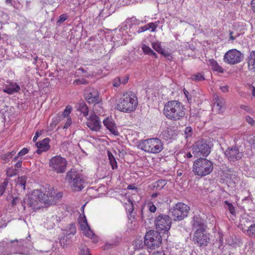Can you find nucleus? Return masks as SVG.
Returning <instances> with one entry per match:
<instances>
[{
	"instance_id": "obj_1",
	"label": "nucleus",
	"mask_w": 255,
	"mask_h": 255,
	"mask_svg": "<svg viewBox=\"0 0 255 255\" xmlns=\"http://www.w3.org/2000/svg\"><path fill=\"white\" fill-rule=\"evenodd\" d=\"M49 195H51V193H46L45 191L42 192L39 190H35L28 196L27 205L33 211L40 209L42 203L45 205H51L54 201L52 197Z\"/></svg>"
},
{
	"instance_id": "obj_2",
	"label": "nucleus",
	"mask_w": 255,
	"mask_h": 255,
	"mask_svg": "<svg viewBox=\"0 0 255 255\" xmlns=\"http://www.w3.org/2000/svg\"><path fill=\"white\" fill-rule=\"evenodd\" d=\"M163 114L169 120L173 121H180L185 116V108L178 101H169L164 105Z\"/></svg>"
},
{
	"instance_id": "obj_3",
	"label": "nucleus",
	"mask_w": 255,
	"mask_h": 255,
	"mask_svg": "<svg viewBox=\"0 0 255 255\" xmlns=\"http://www.w3.org/2000/svg\"><path fill=\"white\" fill-rule=\"evenodd\" d=\"M137 103V97L133 93H126L119 99L116 108L123 112L130 113L135 110Z\"/></svg>"
},
{
	"instance_id": "obj_4",
	"label": "nucleus",
	"mask_w": 255,
	"mask_h": 255,
	"mask_svg": "<svg viewBox=\"0 0 255 255\" xmlns=\"http://www.w3.org/2000/svg\"><path fill=\"white\" fill-rule=\"evenodd\" d=\"M213 169V162L205 158H199L193 163V171L195 175L200 177L209 175Z\"/></svg>"
},
{
	"instance_id": "obj_5",
	"label": "nucleus",
	"mask_w": 255,
	"mask_h": 255,
	"mask_svg": "<svg viewBox=\"0 0 255 255\" xmlns=\"http://www.w3.org/2000/svg\"><path fill=\"white\" fill-rule=\"evenodd\" d=\"M213 144L210 140H198L192 146V153L196 157H207L211 152Z\"/></svg>"
},
{
	"instance_id": "obj_6",
	"label": "nucleus",
	"mask_w": 255,
	"mask_h": 255,
	"mask_svg": "<svg viewBox=\"0 0 255 255\" xmlns=\"http://www.w3.org/2000/svg\"><path fill=\"white\" fill-rule=\"evenodd\" d=\"M138 147L145 152L157 153L163 149V143L158 138H151L142 140L139 143Z\"/></svg>"
},
{
	"instance_id": "obj_7",
	"label": "nucleus",
	"mask_w": 255,
	"mask_h": 255,
	"mask_svg": "<svg viewBox=\"0 0 255 255\" xmlns=\"http://www.w3.org/2000/svg\"><path fill=\"white\" fill-rule=\"evenodd\" d=\"M162 239L160 233L157 231L149 230L144 237V245L150 250H155L161 244Z\"/></svg>"
},
{
	"instance_id": "obj_8",
	"label": "nucleus",
	"mask_w": 255,
	"mask_h": 255,
	"mask_svg": "<svg viewBox=\"0 0 255 255\" xmlns=\"http://www.w3.org/2000/svg\"><path fill=\"white\" fill-rule=\"evenodd\" d=\"M65 179L72 183V186L75 191H81L84 187L82 175L78 173L75 169H71L67 172Z\"/></svg>"
},
{
	"instance_id": "obj_9",
	"label": "nucleus",
	"mask_w": 255,
	"mask_h": 255,
	"mask_svg": "<svg viewBox=\"0 0 255 255\" xmlns=\"http://www.w3.org/2000/svg\"><path fill=\"white\" fill-rule=\"evenodd\" d=\"M172 221L169 216L159 214L155 217L154 224L156 229L159 232H163L165 234L168 233V231L171 228Z\"/></svg>"
},
{
	"instance_id": "obj_10",
	"label": "nucleus",
	"mask_w": 255,
	"mask_h": 255,
	"mask_svg": "<svg viewBox=\"0 0 255 255\" xmlns=\"http://www.w3.org/2000/svg\"><path fill=\"white\" fill-rule=\"evenodd\" d=\"M189 209L188 205L183 203H178L170 211L174 221H181L187 216Z\"/></svg>"
},
{
	"instance_id": "obj_11",
	"label": "nucleus",
	"mask_w": 255,
	"mask_h": 255,
	"mask_svg": "<svg viewBox=\"0 0 255 255\" xmlns=\"http://www.w3.org/2000/svg\"><path fill=\"white\" fill-rule=\"evenodd\" d=\"M49 165L52 171L57 173H63L66 171L67 161L64 157L55 156L49 160Z\"/></svg>"
},
{
	"instance_id": "obj_12",
	"label": "nucleus",
	"mask_w": 255,
	"mask_h": 255,
	"mask_svg": "<svg viewBox=\"0 0 255 255\" xmlns=\"http://www.w3.org/2000/svg\"><path fill=\"white\" fill-rule=\"evenodd\" d=\"M193 241L200 247H206L210 239L206 228L197 229L194 233Z\"/></svg>"
},
{
	"instance_id": "obj_13",
	"label": "nucleus",
	"mask_w": 255,
	"mask_h": 255,
	"mask_svg": "<svg viewBox=\"0 0 255 255\" xmlns=\"http://www.w3.org/2000/svg\"><path fill=\"white\" fill-rule=\"evenodd\" d=\"M244 59V54L236 49L229 50L224 56V61L230 65L238 64L242 61Z\"/></svg>"
},
{
	"instance_id": "obj_14",
	"label": "nucleus",
	"mask_w": 255,
	"mask_h": 255,
	"mask_svg": "<svg viewBox=\"0 0 255 255\" xmlns=\"http://www.w3.org/2000/svg\"><path fill=\"white\" fill-rule=\"evenodd\" d=\"M85 99L90 104H99L101 102L98 91L93 88H89L84 93Z\"/></svg>"
},
{
	"instance_id": "obj_15",
	"label": "nucleus",
	"mask_w": 255,
	"mask_h": 255,
	"mask_svg": "<svg viewBox=\"0 0 255 255\" xmlns=\"http://www.w3.org/2000/svg\"><path fill=\"white\" fill-rule=\"evenodd\" d=\"M225 154L230 161L235 162L242 158L243 153L240 151L239 148L237 146L229 147Z\"/></svg>"
},
{
	"instance_id": "obj_16",
	"label": "nucleus",
	"mask_w": 255,
	"mask_h": 255,
	"mask_svg": "<svg viewBox=\"0 0 255 255\" xmlns=\"http://www.w3.org/2000/svg\"><path fill=\"white\" fill-rule=\"evenodd\" d=\"M16 242L19 247L18 249H15L11 252V254H22L28 255L30 254V250L27 248V246L28 245V243L26 240H15L14 241H10L11 244Z\"/></svg>"
},
{
	"instance_id": "obj_17",
	"label": "nucleus",
	"mask_w": 255,
	"mask_h": 255,
	"mask_svg": "<svg viewBox=\"0 0 255 255\" xmlns=\"http://www.w3.org/2000/svg\"><path fill=\"white\" fill-rule=\"evenodd\" d=\"M86 126L92 130L98 131L102 127L100 118L95 114L91 115L87 119Z\"/></svg>"
},
{
	"instance_id": "obj_18",
	"label": "nucleus",
	"mask_w": 255,
	"mask_h": 255,
	"mask_svg": "<svg viewBox=\"0 0 255 255\" xmlns=\"http://www.w3.org/2000/svg\"><path fill=\"white\" fill-rule=\"evenodd\" d=\"M104 125L115 136L120 135L116 124L113 120L109 117L106 118L103 122Z\"/></svg>"
},
{
	"instance_id": "obj_19",
	"label": "nucleus",
	"mask_w": 255,
	"mask_h": 255,
	"mask_svg": "<svg viewBox=\"0 0 255 255\" xmlns=\"http://www.w3.org/2000/svg\"><path fill=\"white\" fill-rule=\"evenodd\" d=\"M79 223L80 225L81 230L83 231V233L85 236H87L88 237H92V236L94 235L92 231L90 229L85 216H84L83 218H81L79 221Z\"/></svg>"
},
{
	"instance_id": "obj_20",
	"label": "nucleus",
	"mask_w": 255,
	"mask_h": 255,
	"mask_svg": "<svg viewBox=\"0 0 255 255\" xmlns=\"http://www.w3.org/2000/svg\"><path fill=\"white\" fill-rule=\"evenodd\" d=\"M192 223L193 228L194 229L206 228L203 219L199 215H196L193 217Z\"/></svg>"
},
{
	"instance_id": "obj_21",
	"label": "nucleus",
	"mask_w": 255,
	"mask_h": 255,
	"mask_svg": "<svg viewBox=\"0 0 255 255\" xmlns=\"http://www.w3.org/2000/svg\"><path fill=\"white\" fill-rule=\"evenodd\" d=\"M45 192L48 193H51V195H49L52 197V198H53V200L54 201L53 203L51 204V205L56 204L58 200H59V199L61 198L62 197V193L61 192H58L55 195H54L55 192L53 187H50L49 186H48V187H46L45 188Z\"/></svg>"
},
{
	"instance_id": "obj_22",
	"label": "nucleus",
	"mask_w": 255,
	"mask_h": 255,
	"mask_svg": "<svg viewBox=\"0 0 255 255\" xmlns=\"http://www.w3.org/2000/svg\"><path fill=\"white\" fill-rule=\"evenodd\" d=\"M20 88L18 85L16 83H11L8 85H6L5 87L3 89V91L8 94H13L15 93L18 92Z\"/></svg>"
},
{
	"instance_id": "obj_23",
	"label": "nucleus",
	"mask_w": 255,
	"mask_h": 255,
	"mask_svg": "<svg viewBox=\"0 0 255 255\" xmlns=\"http://www.w3.org/2000/svg\"><path fill=\"white\" fill-rule=\"evenodd\" d=\"M248 68L250 71H255V50L252 51L247 59Z\"/></svg>"
},
{
	"instance_id": "obj_24",
	"label": "nucleus",
	"mask_w": 255,
	"mask_h": 255,
	"mask_svg": "<svg viewBox=\"0 0 255 255\" xmlns=\"http://www.w3.org/2000/svg\"><path fill=\"white\" fill-rule=\"evenodd\" d=\"M50 139L49 138H45L41 141L37 142L35 144L37 148H42L43 150L48 151L50 148V146L49 144Z\"/></svg>"
},
{
	"instance_id": "obj_25",
	"label": "nucleus",
	"mask_w": 255,
	"mask_h": 255,
	"mask_svg": "<svg viewBox=\"0 0 255 255\" xmlns=\"http://www.w3.org/2000/svg\"><path fill=\"white\" fill-rule=\"evenodd\" d=\"M57 222H58L57 216L52 215L47 218L44 225L47 229H51L55 226V223Z\"/></svg>"
},
{
	"instance_id": "obj_26",
	"label": "nucleus",
	"mask_w": 255,
	"mask_h": 255,
	"mask_svg": "<svg viewBox=\"0 0 255 255\" xmlns=\"http://www.w3.org/2000/svg\"><path fill=\"white\" fill-rule=\"evenodd\" d=\"M225 101L223 98H218L214 104V108L217 109L219 113L222 112L225 109Z\"/></svg>"
},
{
	"instance_id": "obj_27",
	"label": "nucleus",
	"mask_w": 255,
	"mask_h": 255,
	"mask_svg": "<svg viewBox=\"0 0 255 255\" xmlns=\"http://www.w3.org/2000/svg\"><path fill=\"white\" fill-rule=\"evenodd\" d=\"M77 108L78 111L83 114L84 116L86 117L88 116L89 113V109L84 101H82L80 102L77 104Z\"/></svg>"
},
{
	"instance_id": "obj_28",
	"label": "nucleus",
	"mask_w": 255,
	"mask_h": 255,
	"mask_svg": "<svg viewBox=\"0 0 255 255\" xmlns=\"http://www.w3.org/2000/svg\"><path fill=\"white\" fill-rule=\"evenodd\" d=\"M209 63L213 70L217 71L220 73L224 72L223 68L220 66L214 59H210Z\"/></svg>"
},
{
	"instance_id": "obj_29",
	"label": "nucleus",
	"mask_w": 255,
	"mask_h": 255,
	"mask_svg": "<svg viewBox=\"0 0 255 255\" xmlns=\"http://www.w3.org/2000/svg\"><path fill=\"white\" fill-rule=\"evenodd\" d=\"M167 182L165 180H159L154 182L152 186L153 189H157L158 190H160L162 189L166 184Z\"/></svg>"
},
{
	"instance_id": "obj_30",
	"label": "nucleus",
	"mask_w": 255,
	"mask_h": 255,
	"mask_svg": "<svg viewBox=\"0 0 255 255\" xmlns=\"http://www.w3.org/2000/svg\"><path fill=\"white\" fill-rule=\"evenodd\" d=\"M27 178L25 176L18 177L17 179L16 186L18 187H20L23 190H25V184L26 182Z\"/></svg>"
},
{
	"instance_id": "obj_31",
	"label": "nucleus",
	"mask_w": 255,
	"mask_h": 255,
	"mask_svg": "<svg viewBox=\"0 0 255 255\" xmlns=\"http://www.w3.org/2000/svg\"><path fill=\"white\" fill-rule=\"evenodd\" d=\"M108 155L112 169H117L118 167L117 163L113 154L110 151H108Z\"/></svg>"
},
{
	"instance_id": "obj_32",
	"label": "nucleus",
	"mask_w": 255,
	"mask_h": 255,
	"mask_svg": "<svg viewBox=\"0 0 255 255\" xmlns=\"http://www.w3.org/2000/svg\"><path fill=\"white\" fill-rule=\"evenodd\" d=\"M173 131L171 128H167L162 132V134L166 140H168L173 136Z\"/></svg>"
},
{
	"instance_id": "obj_33",
	"label": "nucleus",
	"mask_w": 255,
	"mask_h": 255,
	"mask_svg": "<svg viewBox=\"0 0 255 255\" xmlns=\"http://www.w3.org/2000/svg\"><path fill=\"white\" fill-rule=\"evenodd\" d=\"M10 199H12L10 202V206L12 207H14L20 201V199L18 197L14 196L12 195L7 196L6 199L7 201H8L10 200Z\"/></svg>"
},
{
	"instance_id": "obj_34",
	"label": "nucleus",
	"mask_w": 255,
	"mask_h": 255,
	"mask_svg": "<svg viewBox=\"0 0 255 255\" xmlns=\"http://www.w3.org/2000/svg\"><path fill=\"white\" fill-rule=\"evenodd\" d=\"M9 180L8 178H5L4 181L0 184V196H1L4 193L5 188L9 182Z\"/></svg>"
},
{
	"instance_id": "obj_35",
	"label": "nucleus",
	"mask_w": 255,
	"mask_h": 255,
	"mask_svg": "<svg viewBox=\"0 0 255 255\" xmlns=\"http://www.w3.org/2000/svg\"><path fill=\"white\" fill-rule=\"evenodd\" d=\"M224 204L227 206L226 207V208L229 210L230 213L231 214L235 215L236 214V210L233 204L232 203H230L228 201H224Z\"/></svg>"
},
{
	"instance_id": "obj_36",
	"label": "nucleus",
	"mask_w": 255,
	"mask_h": 255,
	"mask_svg": "<svg viewBox=\"0 0 255 255\" xmlns=\"http://www.w3.org/2000/svg\"><path fill=\"white\" fill-rule=\"evenodd\" d=\"M191 79L196 82L204 81L205 79L203 75L201 73H198L196 74L192 75Z\"/></svg>"
},
{
	"instance_id": "obj_37",
	"label": "nucleus",
	"mask_w": 255,
	"mask_h": 255,
	"mask_svg": "<svg viewBox=\"0 0 255 255\" xmlns=\"http://www.w3.org/2000/svg\"><path fill=\"white\" fill-rule=\"evenodd\" d=\"M247 234L249 236L255 238V224L250 225L247 230Z\"/></svg>"
},
{
	"instance_id": "obj_38",
	"label": "nucleus",
	"mask_w": 255,
	"mask_h": 255,
	"mask_svg": "<svg viewBox=\"0 0 255 255\" xmlns=\"http://www.w3.org/2000/svg\"><path fill=\"white\" fill-rule=\"evenodd\" d=\"M141 214V220L142 222H146V220H149V221L152 219L153 217L152 216L148 215L146 216L145 213L143 211V209L142 208L140 210Z\"/></svg>"
},
{
	"instance_id": "obj_39",
	"label": "nucleus",
	"mask_w": 255,
	"mask_h": 255,
	"mask_svg": "<svg viewBox=\"0 0 255 255\" xmlns=\"http://www.w3.org/2000/svg\"><path fill=\"white\" fill-rule=\"evenodd\" d=\"M76 233V229L75 225L73 224H71L66 234L70 236L71 235H75Z\"/></svg>"
},
{
	"instance_id": "obj_40",
	"label": "nucleus",
	"mask_w": 255,
	"mask_h": 255,
	"mask_svg": "<svg viewBox=\"0 0 255 255\" xmlns=\"http://www.w3.org/2000/svg\"><path fill=\"white\" fill-rule=\"evenodd\" d=\"M60 118L58 117H55L52 119V122L50 124V128L51 129H53L57 124L59 123Z\"/></svg>"
},
{
	"instance_id": "obj_41",
	"label": "nucleus",
	"mask_w": 255,
	"mask_h": 255,
	"mask_svg": "<svg viewBox=\"0 0 255 255\" xmlns=\"http://www.w3.org/2000/svg\"><path fill=\"white\" fill-rule=\"evenodd\" d=\"M161 43L160 42H156L152 43V48L159 53L162 50V48L161 46Z\"/></svg>"
},
{
	"instance_id": "obj_42",
	"label": "nucleus",
	"mask_w": 255,
	"mask_h": 255,
	"mask_svg": "<svg viewBox=\"0 0 255 255\" xmlns=\"http://www.w3.org/2000/svg\"><path fill=\"white\" fill-rule=\"evenodd\" d=\"M70 238V236L66 234V235L64 236L63 238H61L60 240V244L63 248L66 247L67 242L69 238Z\"/></svg>"
},
{
	"instance_id": "obj_43",
	"label": "nucleus",
	"mask_w": 255,
	"mask_h": 255,
	"mask_svg": "<svg viewBox=\"0 0 255 255\" xmlns=\"http://www.w3.org/2000/svg\"><path fill=\"white\" fill-rule=\"evenodd\" d=\"M184 134L186 138L191 137L193 134L192 128L190 126L186 127L184 130Z\"/></svg>"
},
{
	"instance_id": "obj_44",
	"label": "nucleus",
	"mask_w": 255,
	"mask_h": 255,
	"mask_svg": "<svg viewBox=\"0 0 255 255\" xmlns=\"http://www.w3.org/2000/svg\"><path fill=\"white\" fill-rule=\"evenodd\" d=\"M159 53L163 55L165 57H166L168 60H171L172 58V54L167 51L164 50L163 49H162Z\"/></svg>"
},
{
	"instance_id": "obj_45",
	"label": "nucleus",
	"mask_w": 255,
	"mask_h": 255,
	"mask_svg": "<svg viewBox=\"0 0 255 255\" xmlns=\"http://www.w3.org/2000/svg\"><path fill=\"white\" fill-rule=\"evenodd\" d=\"M89 249L84 246L80 249V255H90Z\"/></svg>"
},
{
	"instance_id": "obj_46",
	"label": "nucleus",
	"mask_w": 255,
	"mask_h": 255,
	"mask_svg": "<svg viewBox=\"0 0 255 255\" xmlns=\"http://www.w3.org/2000/svg\"><path fill=\"white\" fill-rule=\"evenodd\" d=\"M88 83V81L85 79H78L75 80L74 81V84L75 85H79L82 84H87Z\"/></svg>"
},
{
	"instance_id": "obj_47",
	"label": "nucleus",
	"mask_w": 255,
	"mask_h": 255,
	"mask_svg": "<svg viewBox=\"0 0 255 255\" xmlns=\"http://www.w3.org/2000/svg\"><path fill=\"white\" fill-rule=\"evenodd\" d=\"M148 210L151 213H155L157 210L156 207L152 202H149L147 204Z\"/></svg>"
},
{
	"instance_id": "obj_48",
	"label": "nucleus",
	"mask_w": 255,
	"mask_h": 255,
	"mask_svg": "<svg viewBox=\"0 0 255 255\" xmlns=\"http://www.w3.org/2000/svg\"><path fill=\"white\" fill-rule=\"evenodd\" d=\"M6 174L8 177H12L16 174V170L15 169L8 168Z\"/></svg>"
},
{
	"instance_id": "obj_49",
	"label": "nucleus",
	"mask_w": 255,
	"mask_h": 255,
	"mask_svg": "<svg viewBox=\"0 0 255 255\" xmlns=\"http://www.w3.org/2000/svg\"><path fill=\"white\" fill-rule=\"evenodd\" d=\"M141 48L144 53L148 55L152 50V49L149 46H146L145 44H143Z\"/></svg>"
},
{
	"instance_id": "obj_50",
	"label": "nucleus",
	"mask_w": 255,
	"mask_h": 255,
	"mask_svg": "<svg viewBox=\"0 0 255 255\" xmlns=\"http://www.w3.org/2000/svg\"><path fill=\"white\" fill-rule=\"evenodd\" d=\"M146 27L148 28V29H151V32L155 31L156 30V28L157 27V25H155L153 22H150V23H148L147 24H146Z\"/></svg>"
},
{
	"instance_id": "obj_51",
	"label": "nucleus",
	"mask_w": 255,
	"mask_h": 255,
	"mask_svg": "<svg viewBox=\"0 0 255 255\" xmlns=\"http://www.w3.org/2000/svg\"><path fill=\"white\" fill-rule=\"evenodd\" d=\"M71 110L72 107L71 106H67L63 113V117H68V116L70 114Z\"/></svg>"
},
{
	"instance_id": "obj_52",
	"label": "nucleus",
	"mask_w": 255,
	"mask_h": 255,
	"mask_svg": "<svg viewBox=\"0 0 255 255\" xmlns=\"http://www.w3.org/2000/svg\"><path fill=\"white\" fill-rule=\"evenodd\" d=\"M11 158L12 157L8 153L4 154L0 156L1 159L4 160L5 162H8L9 159Z\"/></svg>"
},
{
	"instance_id": "obj_53",
	"label": "nucleus",
	"mask_w": 255,
	"mask_h": 255,
	"mask_svg": "<svg viewBox=\"0 0 255 255\" xmlns=\"http://www.w3.org/2000/svg\"><path fill=\"white\" fill-rule=\"evenodd\" d=\"M122 83L121 79L120 77L115 78L113 81V86L115 87H118Z\"/></svg>"
},
{
	"instance_id": "obj_54",
	"label": "nucleus",
	"mask_w": 255,
	"mask_h": 255,
	"mask_svg": "<svg viewBox=\"0 0 255 255\" xmlns=\"http://www.w3.org/2000/svg\"><path fill=\"white\" fill-rule=\"evenodd\" d=\"M68 16L66 14H62L60 16L59 19L57 20V23H61L67 19Z\"/></svg>"
},
{
	"instance_id": "obj_55",
	"label": "nucleus",
	"mask_w": 255,
	"mask_h": 255,
	"mask_svg": "<svg viewBox=\"0 0 255 255\" xmlns=\"http://www.w3.org/2000/svg\"><path fill=\"white\" fill-rule=\"evenodd\" d=\"M28 152V149L25 147L22 148L18 153V156H23Z\"/></svg>"
},
{
	"instance_id": "obj_56",
	"label": "nucleus",
	"mask_w": 255,
	"mask_h": 255,
	"mask_svg": "<svg viewBox=\"0 0 255 255\" xmlns=\"http://www.w3.org/2000/svg\"><path fill=\"white\" fill-rule=\"evenodd\" d=\"M246 120L250 125L253 126L255 124L254 119L250 116H246Z\"/></svg>"
},
{
	"instance_id": "obj_57",
	"label": "nucleus",
	"mask_w": 255,
	"mask_h": 255,
	"mask_svg": "<svg viewBox=\"0 0 255 255\" xmlns=\"http://www.w3.org/2000/svg\"><path fill=\"white\" fill-rule=\"evenodd\" d=\"M72 124V120L71 118H68L67 120V121L66 122V123L65 124L64 127H63V128H68Z\"/></svg>"
},
{
	"instance_id": "obj_58",
	"label": "nucleus",
	"mask_w": 255,
	"mask_h": 255,
	"mask_svg": "<svg viewBox=\"0 0 255 255\" xmlns=\"http://www.w3.org/2000/svg\"><path fill=\"white\" fill-rule=\"evenodd\" d=\"M250 7L253 12L255 14V0H251Z\"/></svg>"
},
{
	"instance_id": "obj_59",
	"label": "nucleus",
	"mask_w": 255,
	"mask_h": 255,
	"mask_svg": "<svg viewBox=\"0 0 255 255\" xmlns=\"http://www.w3.org/2000/svg\"><path fill=\"white\" fill-rule=\"evenodd\" d=\"M43 133V131H36L35 134V135L33 137V141L34 142H35L36 141V140L37 139V138L40 136Z\"/></svg>"
},
{
	"instance_id": "obj_60",
	"label": "nucleus",
	"mask_w": 255,
	"mask_h": 255,
	"mask_svg": "<svg viewBox=\"0 0 255 255\" xmlns=\"http://www.w3.org/2000/svg\"><path fill=\"white\" fill-rule=\"evenodd\" d=\"M148 30V28L146 27V25H144V26H141L140 27H139L137 31V32L139 33H141V32H144L146 30Z\"/></svg>"
},
{
	"instance_id": "obj_61",
	"label": "nucleus",
	"mask_w": 255,
	"mask_h": 255,
	"mask_svg": "<svg viewBox=\"0 0 255 255\" xmlns=\"http://www.w3.org/2000/svg\"><path fill=\"white\" fill-rule=\"evenodd\" d=\"M229 34H230V39L232 41H234L236 38V37L239 35V34H237L236 36H233V32L231 30L229 31Z\"/></svg>"
},
{
	"instance_id": "obj_62",
	"label": "nucleus",
	"mask_w": 255,
	"mask_h": 255,
	"mask_svg": "<svg viewBox=\"0 0 255 255\" xmlns=\"http://www.w3.org/2000/svg\"><path fill=\"white\" fill-rule=\"evenodd\" d=\"M19 202H20V203L21 204V206L22 207V208H23V210H25V208H26L25 203L26 202V201H25V199H23V200H21L20 199Z\"/></svg>"
},
{
	"instance_id": "obj_63",
	"label": "nucleus",
	"mask_w": 255,
	"mask_h": 255,
	"mask_svg": "<svg viewBox=\"0 0 255 255\" xmlns=\"http://www.w3.org/2000/svg\"><path fill=\"white\" fill-rule=\"evenodd\" d=\"M229 86L227 85L221 87V90L224 93H226L228 91Z\"/></svg>"
},
{
	"instance_id": "obj_64",
	"label": "nucleus",
	"mask_w": 255,
	"mask_h": 255,
	"mask_svg": "<svg viewBox=\"0 0 255 255\" xmlns=\"http://www.w3.org/2000/svg\"><path fill=\"white\" fill-rule=\"evenodd\" d=\"M128 79H129L128 76H127L125 77L122 79V80H121L122 83L123 84H126L127 83H128Z\"/></svg>"
}]
</instances>
